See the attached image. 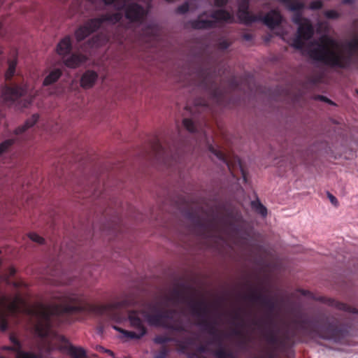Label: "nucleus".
I'll return each mask as SVG.
<instances>
[{
	"mask_svg": "<svg viewBox=\"0 0 358 358\" xmlns=\"http://www.w3.org/2000/svg\"><path fill=\"white\" fill-rule=\"evenodd\" d=\"M62 59L65 66L69 68L75 69L84 64L87 61V57L85 55L76 52L71 55L69 54Z\"/></svg>",
	"mask_w": 358,
	"mask_h": 358,
	"instance_id": "8",
	"label": "nucleus"
},
{
	"mask_svg": "<svg viewBox=\"0 0 358 358\" xmlns=\"http://www.w3.org/2000/svg\"><path fill=\"white\" fill-rule=\"evenodd\" d=\"M189 10V6L187 3H185L178 8V12L180 13H185Z\"/></svg>",
	"mask_w": 358,
	"mask_h": 358,
	"instance_id": "27",
	"label": "nucleus"
},
{
	"mask_svg": "<svg viewBox=\"0 0 358 358\" xmlns=\"http://www.w3.org/2000/svg\"><path fill=\"white\" fill-rule=\"evenodd\" d=\"M1 29V24L0 23V29Z\"/></svg>",
	"mask_w": 358,
	"mask_h": 358,
	"instance_id": "38",
	"label": "nucleus"
},
{
	"mask_svg": "<svg viewBox=\"0 0 358 358\" xmlns=\"http://www.w3.org/2000/svg\"><path fill=\"white\" fill-rule=\"evenodd\" d=\"M238 9V17L244 24H250L253 22L262 20L270 29L277 27L282 21V17L276 10H272L265 16L255 15L248 11V0H239Z\"/></svg>",
	"mask_w": 358,
	"mask_h": 358,
	"instance_id": "4",
	"label": "nucleus"
},
{
	"mask_svg": "<svg viewBox=\"0 0 358 358\" xmlns=\"http://www.w3.org/2000/svg\"><path fill=\"white\" fill-rule=\"evenodd\" d=\"M27 90L26 87H6L3 90L2 96L6 101L13 102L26 93Z\"/></svg>",
	"mask_w": 358,
	"mask_h": 358,
	"instance_id": "7",
	"label": "nucleus"
},
{
	"mask_svg": "<svg viewBox=\"0 0 358 358\" xmlns=\"http://www.w3.org/2000/svg\"><path fill=\"white\" fill-rule=\"evenodd\" d=\"M327 197L333 206L335 207H338L339 206L338 199L333 194L327 192Z\"/></svg>",
	"mask_w": 358,
	"mask_h": 358,
	"instance_id": "22",
	"label": "nucleus"
},
{
	"mask_svg": "<svg viewBox=\"0 0 358 358\" xmlns=\"http://www.w3.org/2000/svg\"><path fill=\"white\" fill-rule=\"evenodd\" d=\"M155 341L157 343H162L163 342V341L160 338H156Z\"/></svg>",
	"mask_w": 358,
	"mask_h": 358,
	"instance_id": "34",
	"label": "nucleus"
},
{
	"mask_svg": "<svg viewBox=\"0 0 358 358\" xmlns=\"http://www.w3.org/2000/svg\"><path fill=\"white\" fill-rule=\"evenodd\" d=\"M97 350L100 352H106V353H108L109 355L113 357L114 356V354L112 351H110V350H107V349H105L102 346H99L97 347Z\"/></svg>",
	"mask_w": 358,
	"mask_h": 358,
	"instance_id": "28",
	"label": "nucleus"
},
{
	"mask_svg": "<svg viewBox=\"0 0 358 358\" xmlns=\"http://www.w3.org/2000/svg\"><path fill=\"white\" fill-rule=\"evenodd\" d=\"M228 2V0H215V6L220 7V6H222L225 4H227Z\"/></svg>",
	"mask_w": 358,
	"mask_h": 358,
	"instance_id": "30",
	"label": "nucleus"
},
{
	"mask_svg": "<svg viewBox=\"0 0 358 358\" xmlns=\"http://www.w3.org/2000/svg\"><path fill=\"white\" fill-rule=\"evenodd\" d=\"M15 140L13 138H8L0 143V155L3 153L7 152L9 148L13 145L14 143Z\"/></svg>",
	"mask_w": 358,
	"mask_h": 358,
	"instance_id": "17",
	"label": "nucleus"
},
{
	"mask_svg": "<svg viewBox=\"0 0 358 358\" xmlns=\"http://www.w3.org/2000/svg\"><path fill=\"white\" fill-rule=\"evenodd\" d=\"M324 302L328 306L335 308L337 310L348 312L353 315H358V310L356 308L337 301L333 299H324Z\"/></svg>",
	"mask_w": 358,
	"mask_h": 358,
	"instance_id": "11",
	"label": "nucleus"
},
{
	"mask_svg": "<svg viewBox=\"0 0 358 358\" xmlns=\"http://www.w3.org/2000/svg\"><path fill=\"white\" fill-rule=\"evenodd\" d=\"M167 354V350L165 348H163L159 354L155 356V358H164Z\"/></svg>",
	"mask_w": 358,
	"mask_h": 358,
	"instance_id": "29",
	"label": "nucleus"
},
{
	"mask_svg": "<svg viewBox=\"0 0 358 358\" xmlns=\"http://www.w3.org/2000/svg\"><path fill=\"white\" fill-rule=\"evenodd\" d=\"M38 119V115L35 114V115H32V117L30 119L27 120V122L24 123V124H23L21 127H19L18 128H17L15 130V134L16 135H20V134L24 133L27 129L33 127L37 122Z\"/></svg>",
	"mask_w": 358,
	"mask_h": 358,
	"instance_id": "14",
	"label": "nucleus"
},
{
	"mask_svg": "<svg viewBox=\"0 0 358 358\" xmlns=\"http://www.w3.org/2000/svg\"><path fill=\"white\" fill-rule=\"evenodd\" d=\"M212 354L217 358H234L233 356L226 351L225 349L220 348L212 352Z\"/></svg>",
	"mask_w": 358,
	"mask_h": 358,
	"instance_id": "18",
	"label": "nucleus"
},
{
	"mask_svg": "<svg viewBox=\"0 0 358 358\" xmlns=\"http://www.w3.org/2000/svg\"><path fill=\"white\" fill-rule=\"evenodd\" d=\"M209 150L220 161L224 162L229 167V163L228 162L227 158L225 155L217 148H215L213 145H210L209 146Z\"/></svg>",
	"mask_w": 358,
	"mask_h": 358,
	"instance_id": "16",
	"label": "nucleus"
},
{
	"mask_svg": "<svg viewBox=\"0 0 358 358\" xmlns=\"http://www.w3.org/2000/svg\"><path fill=\"white\" fill-rule=\"evenodd\" d=\"M183 125L188 131H189L191 132H192L195 130L194 124L191 120L184 119Z\"/></svg>",
	"mask_w": 358,
	"mask_h": 358,
	"instance_id": "19",
	"label": "nucleus"
},
{
	"mask_svg": "<svg viewBox=\"0 0 358 358\" xmlns=\"http://www.w3.org/2000/svg\"><path fill=\"white\" fill-rule=\"evenodd\" d=\"M257 210L262 216H266V215L267 213L266 208L264 206H262L261 203L257 204Z\"/></svg>",
	"mask_w": 358,
	"mask_h": 358,
	"instance_id": "24",
	"label": "nucleus"
},
{
	"mask_svg": "<svg viewBox=\"0 0 358 358\" xmlns=\"http://www.w3.org/2000/svg\"><path fill=\"white\" fill-rule=\"evenodd\" d=\"M10 340L12 346L3 347L1 349L2 352L0 353V358H9L8 355L10 353H13L16 358H38L33 354L21 351V345L14 336H11Z\"/></svg>",
	"mask_w": 358,
	"mask_h": 358,
	"instance_id": "6",
	"label": "nucleus"
},
{
	"mask_svg": "<svg viewBox=\"0 0 358 358\" xmlns=\"http://www.w3.org/2000/svg\"><path fill=\"white\" fill-rule=\"evenodd\" d=\"M72 50L73 45L69 36L62 38L57 46V52L62 59L71 54Z\"/></svg>",
	"mask_w": 358,
	"mask_h": 358,
	"instance_id": "10",
	"label": "nucleus"
},
{
	"mask_svg": "<svg viewBox=\"0 0 358 358\" xmlns=\"http://www.w3.org/2000/svg\"><path fill=\"white\" fill-rule=\"evenodd\" d=\"M21 292L22 290H19L18 294L13 296H0V329L6 331L10 322L13 320L17 322V315L24 313L34 320L36 334L44 338L43 348L45 350L59 349L66 351L71 358H86L83 348L71 345L64 337L56 334L52 329L55 319L61 314L78 310L76 306L67 304L69 302H76L78 296L68 292L55 296L59 304H38L28 308L20 296Z\"/></svg>",
	"mask_w": 358,
	"mask_h": 358,
	"instance_id": "1",
	"label": "nucleus"
},
{
	"mask_svg": "<svg viewBox=\"0 0 358 358\" xmlns=\"http://www.w3.org/2000/svg\"><path fill=\"white\" fill-rule=\"evenodd\" d=\"M3 50H2V48L0 46V55L2 53Z\"/></svg>",
	"mask_w": 358,
	"mask_h": 358,
	"instance_id": "36",
	"label": "nucleus"
},
{
	"mask_svg": "<svg viewBox=\"0 0 358 358\" xmlns=\"http://www.w3.org/2000/svg\"><path fill=\"white\" fill-rule=\"evenodd\" d=\"M28 236L32 241L38 243H43L44 241V239L36 233H29Z\"/></svg>",
	"mask_w": 358,
	"mask_h": 358,
	"instance_id": "21",
	"label": "nucleus"
},
{
	"mask_svg": "<svg viewBox=\"0 0 358 358\" xmlns=\"http://www.w3.org/2000/svg\"><path fill=\"white\" fill-rule=\"evenodd\" d=\"M127 304L126 301L113 303L106 307V312L108 317L113 322L118 324L129 323L133 331L124 330L116 325L113 326V329L122 334V338L126 339L140 338L145 334L146 330L144 321L155 326H162L174 330L182 329L176 313H171L167 315H162L155 306H148L143 311L132 310L128 314L126 319L120 312L119 309Z\"/></svg>",
	"mask_w": 358,
	"mask_h": 358,
	"instance_id": "3",
	"label": "nucleus"
},
{
	"mask_svg": "<svg viewBox=\"0 0 358 358\" xmlns=\"http://www.w3.org/2000/svg\"><path fill=\"white\" fill-rule=\"evenodd\" d=\"M10 275H13L15 273V269L10 268L9 270Z\"/></svg>",
	"mask_w": 358,
	"mask_h": 358,
	"instance_id": "33",
	"label": "nucleus"
},
{
	"mask_svg": "<svg viewBox=\"0 0 358 358\" xmlns=\"http://www.w3.org/2000/svg\"><path fill=\"white\" fill-rule=\"evenodd\" d=\"M204 308V304L203 302H199L194 305L192 307V313L194 315L200 314L201 310Z\"/></svg>",
	"mask_w": 358,
	"mask_h": 358,
	"instance_id": "20",
	"label": "nucleus"
},
{
	"mask_svg": "<svg viewBox=\"0 0 358 358\" xmlns=\"http://www.w3.org/2000/svg\"><path fill=\"white\" fill-rule=\"evenodd\" d=\"M339 330L334 326L329 325L320 330L319 336L324 339H333L337 341V336L339 334Z\"/></svg>",
	"mask_w": 358,
	"mask_h": 358,
	"instance_id": "12",
	"label": "nucleus"
},
{
	"mask_svg": "<svg viewBox=\"0 0 358 358\" xmlns=\"http://www.w3.org/2000/svg\"><path fill=\"white\" fill-rule=\"evenodd\" d=\"M321 99H322V100H324L325 101H329L327 99H326V98H324L323 96L321 97Z\"/></svg>",
	"mask_w": 358,
	"mask_h": 358,
	"instance_id": "35",
	"label": "nucleus"
},
{
	"mask_svg": "<svg viewBox=\"0 0 358 358\" xmlns=\"http://www.w3.org/2000/svg\"><path fill=\"white\" fill-rule=\"evenodd\" d=\"M234 20L233 14L223 10H218L210 16L209 19L204 20L203 17H199L194 23V27L197 29H204L213 27L216 22H232Z\"/></svg>",
	"mask_w": 358,
	"mask_h": 358,
	"instance_id": "5",
	"label": "nucleus"
},
{
	"mask_svg": "<svg viewBox=\"0 0 358 358\" xmlns=\"http://www.w3.org/2000/svg\"><path fill=\"white\" fill-rule=\"evenodd\" d=\"M279 1L289 10L294 12L292 21L299 26L294 38L288 39L284 31H278L276 34L284 41L313 60L328 66L345 68L351 64L355 54L358 51V23L349 40L338 41L323 36L318 41H313V28L309 20L303 18L301 13L304 3L298 0Z\"/></svg>",
	"mask_w": 358,
	"mask_h": 358,
	"instance_id": "2",
	"label": "nucleus"
},
{
	"mask_svg": "<svg viewBox=\"0 0 358 358\" xmlns=\"http://www.w3.org/2000/svg\"><path fill=\"white\" fill-rule=\"evenodd\" d=\"M185 348H191V347H189V346H186Z\"/></svg>",
	"mask_w": 358,
	"mask_h": 358,
	"instance_id": "37",
	"label": "nucleus"
},
{
	"mask_svg": "<svg viewBox=\"0 0 358 358\" xmlns=\"http://www.w3.org/2000/svg\"><path fill=\"white\" fill-rule=\"evenodd\" d=\"M13 286L19 289H22L24 287H26L27 285L22 280H18L13 282Z\"/></svg>",
	"mask_w": 358,
	"mask_h": 358,
	"instance_id": "26",
	"label": "nucleus"
},
{
	"mask_svg": "<svg viewBox=\"0 0 358 358\" xmlns=\"http://www.w3.org/2000/svg\"><path fill=\"white\" fill-rule=\"evenodd\" d=\"M210 348V346H207V347H203V346H199L198 348H197V352L198 353H201V352H204L207 350H208Z\"/></svg>",
	"mask_w": 358,
	"mask_h": 358,
	"instance_id": "32",
	"label": "nucleus"
},
{
	"mask_svg": "<svg viewBox=\"0 0 358 358\" xmlns=\"http://www.w3.org/2000/svg\"><path fill=\"white\" fill-rule=\"evenodd\" d=\"M8 68L6 72L5 77L6 80H10L15 73L16 66L17 64V59L8 61Z\"/></svg>",
	"mask_w": 358,
	"mask_h": 358,
	"instance_id": "15",
	"label": "nucleus"
},
{
	"mask_svg": "<svg viewBox=\"0 0 358 358\" xmlns=\"http://www.w3.org/2000/svg\"><path fill=\"white\" fill-rule=\"evenodd\" d=\"M324 15L328 18H336L338 16V14L336 11L334 10H327L324 13Z\"/></svg>",
	"mask_w": 358,
	"mask_h": 358,
	"instance_id": "23",
	"label": "nucleus"
},
{
	"mask_svg": "<svg viewBox=\"0 0 358 358\" xmlns=\"http://www.w3.org/2000/svg\"><path fill=\"white\" fill-rule=\"evenodd\" d=\"M62 71L59 69L50 70L44 78L43 85L45 86L55 83L61 77Z\"/></svg>",
	"mask_w": 358,
	"mask_h": 358,
	"instance_id": "13",
	"label": "nucleus"
},
{
	"mask_svg": "<svg viewBox=\"0 0 358 358\" xmlns=\"http://www.w3.org/2000/svg\"><path fill=\"white\" fill-rule=\"evenodd\" d=\"M98 79V73L93 70L86 71L80 78V86L84 89L92 87Z\"/></svg>",
	"mask_w": 358,
	"mask_h": 358,
	"instance_id": "9",
	"label": "nucleus"
},
{
	"mask_svg": "<svg viewBox=\"0 0 358 358\" xmlns=\"http://www.w3.org/2000/svg\"><path fill=\"white\" fill-rule=\"evenodd\" d=\"M103 45V42L99 41L98 38L93 39L92 42V47H98Z\"/></svg>",
	"mask_w": 358,
	"mask_h": 358,
	"instance_id": "31",
	"label": "nucleus"
},
{
	"mask_svg": "<svg viewBox=\"0 0 358 358\" xmlns=\"http://www.w3.org/2000/svg\"><path fill=\"white\" fill-rule=\"evenodd\" d=\"M322 6L321 1H313L310 5V8L312 10L320 8Z\"/></svg>",
	"mask_w": 358,
	"mask_h": 358,
	"instance_id": "25",
	"label": "nucleus"
}]
</instances>
